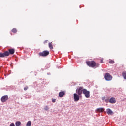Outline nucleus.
Instances as JSON below:
<instances>
[{
  "label": "nucleus",
  "mask_w": 126,
  "mask_h": 126,
  "mask_svg": "<svg viewBox=\"0 0 126 126\" xmlns=\"http://www.w3.org/2000/svg\"><path fill=\"white\" fill-rule=\"evenodd\" d=\"M56 102V99H52V103H55Z\"/></svg>",
  "instance_id": "24"
},
{
  "label": "nucleus",
  "mask_w": 126,
  "mask_h": 126,
  "mask_svg": "<svg viewBox=\"0 0 126 126\" xmlns=\"http://www.w3.org/2000/svg\"><path fill=\"white\" fill-rule=\"evenodd\" d=\"M49 55V51H44L42 52L39 53V56L42 57H46Z\"/></svg>",
  "instance_id": "3"
},
{
  "label": "nucleus",
  "mask_w": 126,
  "mask_h": 126,
  "mask_svg": "<svg viewBox=\"0 0 126 126\" xmlns=\"http://www.w3.org/2000/svg\"><path fill=\"white\" fill-rule=\"evenodd\" d=\"M114 61L111 60L110 61H109V63L110 64H114Z\"/></svg>",
  "instance_id": "20"
},
{
  "label": "nucleus",
  "mask_w": 126,
  "mask_h": 126,
  "mask_svg": "<svg viewBox=\"0 0 126 126\" xmlns=\"http://www.w3.org/2000/svg\"><path fill=\"white\" fill-rule=\"evenodd\" d=\"M48 46H49V48H50V50H53V44H52V42L49 43Z\"/></svg>",
  "instance_id": "14"
},
{
  "label": "nucleus",
  "mask_w": 126,
  "mask_h": 126,
  "mask_svg": "<svg viewBox=\"0 0 126 126\" xmlns=\"http://www.w3.org/2000/svg\"><path fill=\"white\" fill-rule=\"evenodd\" d=\"M101 63H103V59L101 60Z\"/></svg>",
  "instance_id": "25"
},
{
  "label": "nucleus",
  "mask_w": 126,
  "mask_h": 126,
  "mask_svg": "<svg viewBox=\"0 0 126 126\" xmlns=\"http://www.w3.org/2000/svg\"><path fill=\"white\" fill-rule=\"evenodd\" d=\"M105 101H106V103H108V99H106Z\"/></svg>",
  "instance_id": "26"
},
{
  "label": "nucleus",
  "mask_w": 126,
  "mask_h": 126,
  "mask_svg": "<svg viewBox=\"0 0 126 126\" xmlns=\"http://www.w3.org/2000/svg\"><path fill=\"white\" fill-rule=\"evenodd\" d=\"M86 90V89H84L83 87H79L76 90L78 95H81L82 93H84V90Z\"/></svg>",
  "instance_id": "2"
},
{
  "label": "nucleus",
  "mask_w": 126,
  "mask_h": 126,
  "mask_svg": "<svg viewBox=\"0 0 126 126\" xmlns=\"http://www.w3.org/2000/svg\"><path fill=\"white\" fill-rule=\"evenodd\" d=\"M10 126H15V124L14 123H12L10 124Z\"/></svg>",
  "instance_id": "21"
},
{
  "label": "nucleus",
  "mask_w": 126,
  "mask_h": 126,
  "mask_svg": "<svg viewBox=\"0 0 126 126\" xmlns=\"http://www.w3.org/2000/svg\"><path fill=\"white\" fill-rule=\"evenodd\" d=\"M45 109V111H48V109H49V108L48 107V106H45V108L44 109Z\"/></svg>",
  "instance_id": "19"
},
{
  "label": "nucleus",
  "mask_w": 126,
  "mask_h": 126,
  "mask_svg": "<svg viewBox=\"0 0 126 126\" xmlns=\"http://www.w3.org/2000/svg\"><path fill=\"white\" fill-rule=\"evenodd\" d=\"M21 123L20 121H17L15 122V126H21Z\"/></svg>",
  "instance_id": "15"
},
{
  "label": "nucleus",
  "mask_w": 126,
  "mask_h": 126,
  "mask_svg": "<svg viewBox=\"0 0 126 126\" xmlns=\"http://www.w3.org/2000/svg\"><path fill=\"white\" fill-rule=\"evenodd\" d=\"M104 109L103 108H97V109H96V111L98 112H104Z\"/></svg>",
  "instance_id": "13"
},
{
  "label": "nucleus",
  "mask_w": 126,
  "mask_h": 126,
  "mask_svg": "<svg viewBox=\"0 0 126 126\" xmlns=\"http://www.w3.org/2000/svg\"><path fill=\"white\" fill-rule=\"evenodd\" d=\"M122 76H123L124 79H126V72L124 71L122 73Z\"/></svg>",
  "instance_id": "16"
},
{
  "label": "nucleus",
  "mask_w": 126,
  "mask_h": 126,
  "mask_svg": "<svg viewBox=\"0 0 126 126\" xmlns=\"http://www.w3.org/2000/svg\"><path fill=\"white\" fill-rule=\"evenodd\" d=\"M65 94V91H62L60 92L59 96L60 98H62L64 96V95Z\"/></svg>",
  "instance_id": "9"
},
{
  "label": "nucleus",
  "mask_w": 126,
  "mask_h": 126,
  "mask_svg": "<svg viewBox=\"0 0 126 126\" xmlns=\"http://www.w3.org/2000/svg\"><path fill=\"white\" fill-rule=\"evenodd\" d=\"M80 95H78L77 94H74V101H78L80 100V97L79 96Z\"/></svg>",
  "instance_id": "7"
},
{
  "label": "nucleus",
  "mask_w": 126,
  "mask_h": 126,
  "mask_svg": "<svg viewBox=\"0 0 126 126\" xmlns=\"http://www.w3.org/2000/svg\"><path fill=\"white\" fill-rule=\"evenodd\" d=\"M8 53H9V55H13L15 53V49H8Z\"/></svg>",
  "instance_id": "10"
},
{
  "label": "nucleus",
  "mask_w": 126,
  "mask_h": 126,
  "mask_svg": "<svg viewBox=\"0 0 126 126\" xmlns=\"http://www.w3.org/2000/svg\"><path fill=\"white\" fill-rule=\"evenodd\" d=\"M28 88V87L27 86H26V87L24 88V90L27 91Z\"/></svg>",
  "instance_id": "23"
},
{
  "label": "nucleus",
  "mask_w": 126,
  "mask_h": 126,
  "mask_svg": "<svg viewBox=\"0 0 126 126\" xmlns=\"http://www.w3.org/2000/svg\"><path fill=\"white\" fill-rule=\"evenodd\" d=\"M83 94H85L86 98H88L90 97V91L87 90H84Z\"/></svg>",
  "instance_id": "6"
},
{
  "label": "nucleus",
  "mask_w": 126,
  "mask_h": 126,
  "mask_svg": "<svg viewBox=\"0 0 126 126\" xmlns=\"http://www.w3.org/2000/svg\"><path fill=\"white\" fill-rule=\"evenodd\" d=\"M48 40H45V41H44L43 43H44V44H46L47 43H48Z\"/></svg>",
  "instance_id": "22"
},
{
  "label": "nucleus",
  "mask_w": 126,
  "mask_h": 126,
  "mask_svg": "<svg viewBox=\"0 0 126 126\" xmlns=\"http://www.w3.org/2000/svg\"><path fill=\"white\" fill-rule=\"evenodd\" d=\"M8 96L7 95L3 96L1 97V101L2 102H5L7 100H8Z\"/></svg>",
  "instance_id": "8"
},
{
  "label": "nucleus",
  "mask_w": 126,
  "mask_h": 126,
  "mask_svg": "<svg viewBox=\"0 0 126 126\" xmlns=\"http://www.w3.org/2000/svg\"><path fill=\"white\" fill-rule=\"evenodd\" d=\"M12 32H13V33H17V30L16 28H13V29H12Z\"/></svg>",
  "instance_id": "17"
},
{
  "label": "nucleus",
  "mask_w": 126,
  "mask_h": 126,
  "mask_svg": "<svg viewBox=\"0 0 126 126\" xmlns=\"http://www.w3.org/2000/svg\"><path fill=\"white\" fill-rule=\"evenodd\" d=\"M106 113H107L108 115H112L113 114V112L110 109H106Z\"/></svg>",
  "instance_id": "12"
},
{
  "label": "nucleus",
  "mask_w": 126,
  "mask_h": 126,
  "mask_svg": "<svg viewBox=\"0 0 126 126\" xmlns=\"http://www.w3.org/2000/svg\"><path fill=\"white\" fill-rule=\"evenodd\" d=\"M109 103L110 104H114L116 103V99L114 97H111L110 99H109Z\"/></svg>",
  "instance_id": "11"
},
{
  "label": "nucleus",
  "mask_w": 126,
  "mask_h": 126,
  "mask_svg": "<svg viewBox=\"0 0 126 126\" xmlns=\"http://www.w3.org/2000/svg\"><path fill=\"white\" fill-rule=\"evenodd\" d=\"M104 78L106 81H111L112 79V76L109 73L105 74Z\"/></svg>",
  "instance_id": "4"
},
{
  "label": "nucleus",
  "mask_w": 126,
  "mask_h": 126,
  "mask_svg": "<svg viewBox=\"0 0 126 126\" xmlns=\"http://www.w3.org/2000/svg\"><path fill=\"white\" fill-rule=\"evenodd\" d=\"M87 65L90 67L96 68L99 67V64L96 63L94 61H88L86 62Z\"/></svg>",
  "instance_id": "1"
},
{
  "label": "nucleus",
  "mask_w": 126,
  "mask_h": 126,
  "mask_svg": "<svg viewBox=\"0 0 126 126\" xmlns=\"http://www.w3.org/2000/svg\"><path fill=\"white\" fill-rule=\"evenodd\" d=\"M26 126H31V122L30 121L27 122Z\"/></svg>",
  "instance_id": "18"
},
{
  "label": "nucleus",
  "mask_w": 126,
  "mask_h": 126,
  "mask_svg": "<svg viewBox=\"0 0 126 126\" xmlns=\"http://www.w3.org/2000/svg\"><path fill=\"white\" fill-rule=\"evenodd\" d=\"M9 56L8 51H5L4 53H0V58H4Z\"/></svg>",
  "instance_id": "5"
}]
</instances>
